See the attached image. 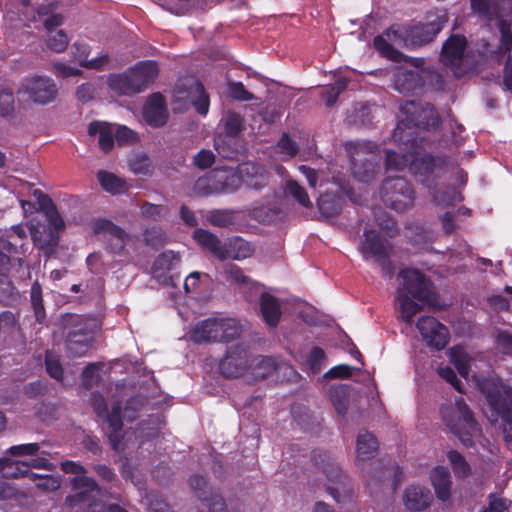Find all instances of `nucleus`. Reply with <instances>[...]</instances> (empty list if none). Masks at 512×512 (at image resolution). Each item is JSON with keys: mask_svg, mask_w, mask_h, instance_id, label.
<instances>
[{"mask_svg": "<svg viewBox=\"0 0 512 512\" xmlns=\"http://www.w3.org/2000/svg\"><path fill=\"white\" fill-rule=\"evenodd\" d=\"M419 76L416 72L406 70L396 76L395 86L400 92H411L418 85Z\"/></svg>", "mask_w": 512, "mask_h": 512, "instance_id": "49530a36", "label": "nucleus"}, {"mask_svg": "<svg viewBox=\"0 0 512 512\" xmlns=\"http://www.w3.org/2000/svg\"><path fill=\"white\" fill-rule=\"evenodd\" d=\"M145 405V399L140 395H133L127 399L124 406V417L128 421H134L137 418L138 412Z\"/></svg>", "mask_w": 512, "mask_h": 512, "instance_id": "13d9d810", "label": "nucleus"}, {"mask_svg": "<svg viewBox=\"0 0 512 512\" xmlns=\"http://www.w3.org/2000/svg\"><path fill=\"white\" fill-rule=\"evenodd\" d=\"M228 280L234 281L240 286H248L252 283L250 277L244 274L241 267L236 264H228L225 267Z\"/></svg>", "mask_w": 512, "mask_h": 512, "instance_id": "e2e57ef3", "label": "nucleus"}, {"mask_svg": "<svg viewBox=\"0 0 512 512\" xmlns=\"http://www.w3.org/2000/svg\"><path fill=\"white\" fill-rule=\"evenodd\" d=\"M285 193L294 198L300 205L311 208L312 202L306 189L295 180H287L285 183Z\"/></svg>", "mask_w": 512, "mask_h": 512, "instance_id": "79ce46f5", "label": "nucleus"}, {"mask_svg": "<svg viewBox=\"0 0 512 512\" xmlns=\"http://www.w3.org/2000/svg\"><path fill=\"white\" fill-rule=\"evenodd\" d=\"M17 93L36 105H47L56 99L58 88L53 79L35 75L26 78Z\"/></svg>", "mask_w": 512, "mask_h": 512, "instance_id": "2eb2a0df", "label": "nucleus"}, {"mask_svg": "<svg viewBox=\"0 0 512 512\" xmlns=\"http://www.w3.org/2000/svg\"><path fill=\"white\" fill-rule=\"evenodd\" d=\"M72 53L75 60L79 62L80 66L85 68L100 69L108 63V55L88 60L89 46L83 42H75L72 45Z\"/></svg>", "mask_w": 512, "mask_h": 512, "instance_id": "cd10ccee", "label": "nucleus"}, {"mask_svg": "<svg viewBox=\"0 0 512 512\" xmlns=\"http://www.w3.org/2000/svg\"><path fill=\"white\" fill-rule=\"evenodd\" d=\"M471 9L488 22L501 17L500 0H471Z\"/></svg>", "mask_w": 512, "mask_h": 512, "instance_id": "2f4dec72", "label": "nucleus"}, {"mask_svg": "<svg viewBox=\"0 0 512 512\" xmlns=\"http://www.w3.org/2000/svg\"><path fill=\"white\" fill-rule=\"evenodd\" d=\"M479 389L485 396L495 421L503 423L505 439L508 441L512 431V387L500 378H485L479 382Z\"/></svg>", "mask_w": 512, "mask_h": 512, "instance_id": "20e7f679", "label": "nucleus"}, {"mask_svg": "<svg viewBox=\"0 0 512 512\" xmlns=\"http://www.w3.org/2000/svg\"><path fill=\"white\" fill-rule=\"evenodd\" d=\"M241 334L239 322L233 318H207L199 322L191 331L194 343L224 342L237 339Z\"/></svg>", "mask_w": 512, "mask_h": 512, "instance_id": "1a4fd4ad", "label": "nucleus"}, {"mask_svg": "<svg viewBox=\"0 0 512 512\" xmlns=\"http://www.w3.org/2000/svg\"><path fill=\"white\" fill-rule=\"evenodd\" d=\"M440 414L446 426L465 447L474 445L473 438L479 431V426L463 398L456 399L454 406H441Z\"/></svg>", "mask_w": 512, "mask_h": 512, "instance_id": "0eeeda50", "label": "nucleus"}, {"mask_svg": "<svg viewBox=\"0 0 512 512\" xmlns=\"http://www.w3.org/2000/svg\"><path fill=\"white\" fill-rule=\"evenodd\" d=\"M243 117L238 113H230L224 124L225 134L227 137H237L243 129Z\"/></svg>", "mask_w": 512, "mask_h": 512, "instance_id": "4d7b16f0", "label": "nucleus"}, {"mask_svg": "<svg viewBox=\"0 0 512 512\" xmlns=\"http://www.w3.org/2000/svg\"><path fill=\"white\" fill-rule=\"evenodd\" d=\"M378 447V440L372 433L368 431L360 432L357 437V460L372 459L376 455Z\"/></svg>", "mask_w": 512, "mask_h": 512, "instance_id": "c85d7f7f", "label": "nucleus"}, {"mask_svg": "<svg viewBox=\"0 0 512 512\" xmlns=\"http://www.w3.org/2000/svg\"><path fill=\"white\" fill-rule=\"evenodd\" d=\"M15 101L13 91L3 89L0 91V115L2 117L11 116L15 110Z\"/></svg>", "mask_w": 512, "mask_h": 512, "instance_id": "0e129e2a", "label": "nucleus"}, {"mask_svg": "<svg viewBox=\"0 0 512 512\" xmlns=\"http://www.w3.org/2000/svg\"><path fill=\"white\" fill-rule=\"evenodd\" d=\"M311 459L315 466L323 471L330 482L339 485V487L328 486L326 491L337 503H341L342 492L344 494L349 492L346 488L347 476L341 467L335 462L330 453L321 449L313 450Z\"/></svg>", "mask_w": 512, "mask_h": 512, "instance_id": "4468645a", "label": "nucleus"}, {"mask_svg": "<svg viewBox=\"0 0 512 512\" xmlns=\"http://www.w3.org/2000/svg\"><path fill=\"white\" fill-rule=\"evenodd\" d=\"M454 473L459 477H466L470 474L471 468L464 456L457 450H450L447 454Z\"/></svg>", "mask_w": 512, "mask_h": 512, "instance_id": "3c124183", "label": "nucleus"}, {"mask_svg": "<svg viewBox=\"0 0 512 512\" xmlns=\"http://www.w3.org/2000/svg\"><path fill=\"white\" fill-rule=\"evenodd\" d=\"M251 355L248 346L236 344L227 349L219 363V371L225 378H237L251 366Z\"/></svg>", "mask_w": 512, "mask_h": 512, "instance_id": "dca6fc26", "label": "nucleus"}, {"mask_svg": "<svg viewBox=\"0 0 512 512\" xmlns=\"http://www.w3.org/2000/svg\"><path fill=\"white\" fill-rule=\"evenodd\" d=\"M192 236L201 247L208 250L220 261L229 258L243 260L251 257L254 253L253 245L240 236H233L222 243L216 234L203 228H196Z\"/></svg>", "mask_w": 512, "mask_h": 512, "instance_id": "39448f33", "label": "nucleus"}, {"mask_svg": "<svg viewBox=\"0 0 512 512\" xmlns=\"http://www.w3.org/2000/svg\"><path fill=\"white\" fill-rule=\"evenodd\" d=\"M180 261V256L171 250L160 253L153 262L152 269L161 274L170 271Z\"/></svg>", "mask_w": 512, "mask_h": 512, "instance_id": "a19ab883", "label": "nucleus"}, {"mask_svg": "<svg viewBox=\"0 0 512 512\" xmlns=\"http://www.w3.org/2000/svg\"><path fill=\"white\" fill-rule=\"evenodd\" d=\"M363 235L364 240L361 243L360 251L365 259L368 257H373L374 259L385 257L390 252L385 239L378 232L366 229Z\"/></svg>", "mask_w": 512, "mask_h": 512, "instance_id": "5701e85b", "label": "nucleus"}, {"mask_svg": "<svg viewBox=\"0 0 512 512\" xmlns=\"http://www.w3.org/2000/svg\"><path fill=\"white\" fill-rule=\"evenodd\" d=\"M448 22L446 12L429 14L426 23H417L406 27L402 38L407 47H421L430 43Z\"/></svg>", "mask_w": 512, "mask_h": 512, "instance_id": "ddd939ff", "label": "nucleus"}, {"mask_svg": "<svg viewBox=\"0 0 512 512\" xmlns=\"http://www.w3.org/2000/svg\"><path fill=\"white\" fill-rule=\"evenodd\" d=\"M228 92L230 97L237 101L246 102L254 99V95L245 88L242 82H230Z\"/></svg>", "mask_w": 512, "mask_h": 512, "instance_id": "69168bd1", "label": "nucleus"}, {"mask_svg": "<svg viewBox=\"0 0 512 512\" xmlns=\"http://www.w3.org/2000/svg\"><path fill=\"white\" fill-rule=\"evenodd\" d=\"M467 47L466 37L452 34L444 43L441 50V61L449 67H459Z\"/></svg>", "mask_w": 512, "mask_h": 512, "instance_id": "6ab92c4d", "label": "nucleus"}, {"mask_svg": "<svg viewBox=\"0 0 512 512\" xmlns=\"http://www.w3.org/2000/svg\"><path fill=\"white\" fill-rule=\"evenodd\" d=\"M243 173V184L254 190H260L268 184L269 175L265 167L256 163H243L240 165Z\"/></svg>", "mask_w": 512, "mask_h": 512, "instance_id": "b1692460", "label": "nucleus"}, {"mask_svg": "<svg viewBox=\"0 0 512 512\" xmlns=\"http://www.w3.org/2000/svg\"><path fill=\"white\" fill-rule=\"evenodd\" d=\"M30 298L36 320L42 323L46 315L42 298V287L38 281H35L31 286Z\"/></svg>", "mask_w": 512, "mask_h": 512, "instance_id": "c03bdc74", "label": "nucleus"}, {"mask_svg": "<svg viewBox=\"0 0 512 512\" xmlns=\"http://www.w3.org/2000/svg\"><path fill=\"white\" fill-rule=\"evenodd\" d=\"M33 196L36 198L37 210L43 212L45 221L31 219L29 232L34 245L46 256H51L59 245L60 234L65 229V221L48 194L35 189Z\"/></svg>", "mask_w": 512, "mask_h": 512, "instance_id": "f03ea898", "label": "nucleus"}, {"mask_svg": "<svg viewBox=\"0 0 512 512\" xmlns=\"http://www.w3.org/2000/svg\"><path fill=\"white\" fill-rule=\"evenodd\" d=\"M70 484L74 493L65 498V503L70 508L91 506L95 496L100 492L95 479L88 476H74Z\"/></svg>", "mask_w": 512, "mask_h": 512, "instance_id": "f3484780", "label": "nucleus"}, {"mask_svg": "<svg viewBox=\"0 0 512 512\" xmlns=\"http://www.w3.org/2000/svg\"><path fill=\"white\" fill-rule=\"evenodd\" d=\"M92 230L95 234L108 235L109 239H120L122 245L123 239H129L128 233L120 226L114 224L112 221L107 219H98L92 225ZM121 246H118L119 249Z\"/></svg>", "mask_w": 512, "mask_h": 512, "instance_id": "72a5a7b5", "label": "nucleus"}, {"mask_svg": "<svg viewBox=\"0 0 512 512\" xmlns=\"http://www.w3.org/2000/svg\"><path fill=\"white\" fill-rule=\"evenodd\" d=\"M209 224L219 228H228L235 223V212L230 209H214L207 216Z\"/></svg>", "mask_w": 512, "mask_h": 512, "instance_id": "58836bf2", "label": "nucleus"}, {"mask_svg": "<svg viewBox=\"0 0 512 512\" xmlns=\"http://www.w3.org/2000/svg\"><path fill=\"white\" fill-rule=\"evenodd\" d=\"M375 223L389 237H394L399 233L397 222L387 212L381 208L373 210Z\"/></svg>", "mask_w": 512, "mask_h": 512, "instance_id": "4c0bfd02", "label": "nucleus"}, {"mask_svg": "<svg viewBox=\"0 0 512 512\" xmlns=\"http://www.w3.org/2000/svg\"><path fill=\"white\" fill-rule=\"evenodd\" d=\"M350 155L354 177L363 183L370 182L378 163V145L371 141H349L345 145Z\"/></svg>", "mask_w": 512, "mask_h": 512, "instance_id": "9d476101", "label": "nucleus"}, {"mask_svg": "<svg viewBox=\"0 0 512 512\" xmlns=\"http://www.w3.org/2000/svg\"><path fill=\"white\" fill-rule=\"evenodd\" d=\"M189 486L197 494L199 500L205 503L209 510L210 504L212 503L214 496H221L218 492H212L207 490L208 481L206 477H204L203 475L196 474L191 476L189 478Z\"/></svg>", "mask_w": 512, "mask_h": 512, "instance_id": "c9c22d12", "label": "nucleus"}, {"mask_svg": "<svg viewBox=\"0 0 512 512\" xmlns=\"http://www.w3.org/2000/svg\"><path fill=\"white\" fill-rule=\"evenodd\" d=\"M88 133L90 136L99 135V147L103 152L108 153L114 147V134L107 124L93 121L88 126Z\"/></svg>", "mask_w": 512, "mask_h": 512, "instance_id": "473e14b6", "label": "nucleus"}, {"mask_svg": "<svg viewBox=\"0 0 512 512\" xmlns=\"http://www.w3.org/2000/svg\"><path fill=\"white\" fill-rule=\"evenodd\" d=\"M450 362L455 366L462 377L469 374V363L467 355L458 348H452L449 352Z\"/></svg>", "mask_w": 512, "mask_h": 512, "instance_id": "5fc2aeb1", "label": "nucleus"}, {"mask_svg": "<svg viewBox=\"0 0 512 512\" xmlns=\"http://www.w3.org/2000/svg\"><path fill=\"white\" fill-rule=\"evenodd\" d=\"M348 87V80L340 78L335 83L327 87L322 92V99L324 100L327 107H332L338 100L340 94L344 92Z\"/></svg>", "mask_w": 512, "mask_h": 512, "instance_id": "37998d69", "label": "nucleus"}, {"mask_svg": "<svg viewBox=\"0 0 512 512\" xmlns=\"http://www.w3.org/2000/svg\"><path fill=\"white\" fill-rule=\"evenodd\" d=\"M416 146H418L416 144ZM449 158L444 154L433 155L420 152L415 147L412 153L409 171L428 189H435L437 180L446 172Z\"/></svg>", "mask_w": 512, "mask_h": 512, "instance_id": "f8f14e48", "label": "nucleus"}, {"mask_svg": "<svg viewBox=\"0 0 512 512\" xmlns=\"http://www.w3.org/2000/svg\"><path fill=\"white\" fill-rule=\"evenodd\" d=\"M398 277L402 279L396 295L399 318L410 325L414 316L422 310V305L415 300L436 307L438 296L433 283L418 269L403 268L399 271Z\"/></svg>", "mask_w": 512, "mask_h": 512, "instance_id": "f257e3e1", "label": "nucleus"}, {"mask_svg": "<svg viewBox=\"0 0 512 512\" xmlns=\"http://www.w3.org/2000/svg\"><path fill=\"white\" fill-rule=\"evenodd\" d=\"M29 464L25 461H14L8 457L0 458V475L3 478L17 479L28 476Z\"/></svg>", "mask_w": 512, "mask_h": 512, "instance_id": "7c9ffc66", "label": "nucleus"}, {"mask_svg": "<svg viewBox=\"0 0 512 512\" xmlns=\"http://www.w3.org/2000/svg\"><path fill=\"white\" fill-rule=\"evenodd\" d=\"M497 28L501 35V49L504 50L505 53H510V51L512 50L511 24L505 19H499L497 23Z\"/></svg>", "mask_w": 512, "mask_h": 512, "instance_id": "680f3d73", "label": "nucleus"}, {"mask_svg": "<svg viewBox=\"0 0 512 512\" xmlns=\"http://www.w3.org/2000/svg\"><path fill=\"white\" fill-rule=\"evenodd\" d=\"M431 484L436 497L441 501H447L451 496V475L448 468L436 466L430 473Z\"/></svg>", "mask_w": 512, "mask_h": 512, "instance_id": "a878e982", "label": "nucleus"}, {"mask_svg": "<svg viewBox=\"0 0 512 512\" xmlns=\"http://www.w3.org/2000/svg\"><path fill=\"white\" fill-rule=\"evenodd\" d=\"M140 211L144 218L151 219L153 221H160L169 214V208L167 206L162 204H153L148 201H144L141 204Z\"/></svg>", "mask_w": 512, "mask_h": 512, "instance_id": "a18cd8bd", "label": "nucleus"}, {"mask_svg": "<svg viewBox=\"0 0 512 512\" xmlns=\"http://www.w3.org/2000/svg\"><path fill=\"white\" fill-rule=\"evenodd\" d=\"M260 313L270 328H276L280 322L282 311L280 301L277 297L264 292L260 296Z\"/></svg>", "mask_w": 512, "mask_h": 512, "instance_id": "393cba45", "label": "nucleus"}, {"mask_svg": "<svg viewBox=\"0 0 512 512\" xmlns=\"http://www.w3.org/2000/svg\"><path fill=\"white\" fill-rule=\"evenodd\" d=\"M331 402L338 413V415L344 417L347 413L349 398H350V387L345 384L331 387L329 391Z\"/></svg>", "mask_w": 512, "mask_h": 512, "instance_id": "f704fd0d", "label": "nucleus"}, {"mask_svg": "<svg viewBox=\"0 0 512 512\" xmlns=\"http://www.w3.org/2000/svg\"><path fill=\"white\" fill-rule=\"evenodd\" d=\"M326 364V354L321 347L315 346L306 358V365L312 374H318Z\"/></svg>", "mask_w": 512, "mask_h": 512, "instance_id": "8fccbe9b", "label": "nucleus"}, {"mask_svg": "<svg viewBox=\"0 0 512 512\" xmlns=\"http://www.w3.org/2000/svg\"><path fill=\"white\" fill-rule=\"evenodd\" d=\"M146 245L158 250L166 243V233L161 227L152 226L147 228L143 233Z\"/></svg>", "mask_w": 512, "mask_h": 512, "instance_id": "de8ad7c7", "label": "nucleus"}, {"mask_svg": "<svg viewBox=\"0 0 512 512\" xmlns=\"http://www.w3.org/2000/svg\"><path fill=\"white\" fill-rule=\"evenodd\" d=\"M68 37L63 30L52 32L47 40V47L57 53L63 52L68 46Z\"/></svg>", "mask_w": 512, "mask_h": 512, "instance_id": "052dcab7", "label": "nucleus"}, {"mask_svg": "<svg viewBox=\"0 0 512 512\" xmlns=\"http://www.w3.org/2000/svg\"><path fill=\"white\" fill-rule=\"evenodd\" d=\"M158 73L157 62L152 60L140 61L127 72L110 75L108 86L118 95L132 96L144 91L152 84Z\"/></svg>", "mask_w": 512, "mask_h": 512, "instance_id": "7ed1b4c3", "label": "nucleus"}, {"mask_svg": "<svg viewBox=\"0 0 512 512\" xmlns=\"http://www.w3.org/2000/svg\"><path fill=\"white\" fill-rule=\"evenodd\" d=\"M373 44L374 48L380 53L381 56L393 62H402V59H407V55L396 49L381 35H378L374 38Z\"/></svg>", "mask_w": 512, "mask_h": 512, "instance_id": "e433bc0d", "label": "nucleus"}, {"mask_svg": "<svg viewBox=\"0 0 512 512\" xmlns=\"http://www.w3.org/2000/svg\"><path fill=\"white\" fill-rule=\"evenodd\" d=\"M343 204L344 198L334 193H324L317 200L318 212L325 218L340 214Z\"/></svg>", "mask_w": 512, "mask_h": 512, "instance_id": "bb28decb", "label": "nucleus"}, {"mask_svg": "<svg viewBox=\"0 0 512 512\" xmlns=\"http://www.w3.org/2000/svg\"><path fill=\"white\" fill-rule=\"evenodd\" d=\"M197 99L193 101V106L200 115H206L209 110V96L206 93L202 83H196Z\"/></svg>", "mask_w": 512, "mask_h": 512, "instance_id": "774afa93", "label": "nucleus"}, {"mask_svg": "<svg viewBox=\"0 0 512 512\" xmlns=\"http://www.w3.org/2000/svg\"><path fill=\"white\" fill-rule=\"evenodd\" d=\"M45 367L50 377L60 381L63 379V367L60 360L47 352L45 356Z\"/></svg>", "mask_w": 512, "mask_h": 512, "instance_id": "338daca9", "label": "nucleus"}, {"mask_svg": "<svg viewBox=\"0 0 512 512\" xmlns=\"http://www.w3.org/2000/svg\"><path fill=\"white\" fill-rule=\"evenodd\" d=\"M20 329L16 315L11 311L0 313V334L13 335Z\"/></svg>", "mask_w": 512, "mask_h": 512, "instance_id": "864d4df0", "label": "nucleus"}, {"mask_svg": "<svg viewBox=\"0 0 512 512\" xmlns=\"http://www.w3.org/2000/svg\"><path fill=\"white\" fill-rule=\"evenodd\" d=\"M433 200L437 205L453 206L456 202L461 201L460 193L453 187L436 190L433 194Z\"/></svg>", "mask_w": 512, "mask_h": 512, "instance_id": "09e8293b", "label": "nucleus"}, {"mask_svg": "<svg viewBox=\"0 0 512 512\" xmlns=\"http://www.w3.org/2000/svg\"><path fill=\"white\" fill-rule=\"evenodd\" d=\"M66 329L65 349L67 356L78 358L87 355L99 329L97 320L91 317L74 315L69 318Z\"/></svg>", "mask_w": 512, "mask_h": 512, "instance_id": "6e6552de", "label": "nucleus"}, {"mask_svg": "<svg viewBox=\"0 0 512 512\" xmlns=\"http://www.w3.org/2000/svg\"><path fill=\"white\" fill-rule=\"evenodd\" d=\"M143 118L149 126L154 128L162 127L167 123L168 114L162 94L154 93L149 97L143 109Z\"/></svg>", "mask_w": 512, "mask_h": 512, "instance_id": "aec40b11", "label": "nucleus"}, {"mask_svg": "<svg viewBox=\"0 0 512 512\" xmlns=\"http://www.w3.org/2000/svg\"><path fill=\"white\" fill-rule=\"evenodd\" d=\"M100 363H89L87 364L81 373L82 386L86 390H90L98 381V370L100 369Z\"/></svg>", "mask_w": 512, "mask_h": 512, "instance_id": "bf43d9fd", "label": "nucleus"}, {"mask_svg": "<svg viewBox=\"0 0 512 512\" xmlns=\"http://www.w3.org/2000/svg\"><path fill=\"white\" fill-rule=\"evenodd\" d=\"M400 109L405 118L397 124L394 130L393 137L396 141H402L406 137L411 138V133L406 132V130L412 128L436 130L441 126L440 115L431 104L423 105L415 101H406Z\"/></svg>", "mask_w": 512, "mask_h": 512, "instance_id": "423d86ee", "label": "nucleus"}, {"mask_svg": "<svg viewBox=\"0 0 512 512\" xmlns=\"http://www.w3.org/2000/svg\"><path fill=\"white\" fill-rule=\"evenodd\" d=\"M129 167L134 174L149 175L152 172V163L150 158L145 155H137L129 161Z\"/></svg>", "mask_w": 512, "mask_h": 512, "instance_id": "6e6d98bb", "label": "nucleus"}, {"mask_svg": "<svg viewBox=\"0 0 512 512\" xmlns=\"http://www.w3.org/2000/svg\"><path fill=\"white\" fill-rule=\"evenodd\" d=\"M383 204L397 212L403 213L414 207L416 191L405 177H386L379 190Z\"/></svg>", "mask_w": 512, "mask_h": 512, "instance_id": "9b49d317", "label": "nucleus"}, {"mask_svg": "<svg viewBox=\"0 0 512 512\" xmlns=\"http://www.w3.org/2000/svg\"><path fill=\"white\" fill-rule=\"evenodd\" d=\"M432 495L428 488L420 485L408 486L403 495L405 507L410 511H423L431 504Z\"/></svg>", "mask_w": 512, "mask_h": 512, "instance_id": "4be33fe9", "label": "nucleus"}, {"mask_svg": "<svg viewBox=\"0 0 512 512\" xmlns=\"http://www.w3.org/2000/svg\"><path fill=\"white\" fill-rule=\"evenodd\" d=\"M122 406L120 402H116L112 405L110 411H107V414H104L103 417H100L107 423L110 430L114 431H122L123 421L121 416Z\"/></svg>", "mask_w": 512, "mask_h": 512, "instance_id": "603ef678", "label": "nucleus"}, {"mask_svg": "<svg viewBox=\"0 0 512 512\" xmlns=\"http://www.w3.org/2000/svg\"><path fill=\"white\" fill-rule=\"evenodd\" d=\"M97 179L103 190L112 195L123 194L129 189V185L125 179L108 171H98Z\"/></svg>", "mask_w": 512, "mask_h": 512, "instance_id": "c756f323", "label": "nucleus"}, {"mask_svg": "<svg viewBox=\"0 0 512 512\" xmlns=\"http://www.w3.org/2000/svg\"><path fill=\"white\" fill-rule=\"evenodd\" d=\"M19 299V291L12 281L6 277L0 278V303L11 307L18 303Z\"/></svg>", "mask_w": 512, "mask_h": 512, "instance_id": "ea45409f", "label": "nucleus"}, {"mask_svg": "<svg viewBox=\"0 0 512 512\" xmlns=\"http://www.w3.org/2000/svg\"><path fill=\"white\" fill-rule=\"evenodd\" d=\"M416 327L425 343L431 349L442 350L448 343L449 331L433 316H421Z\"/></svg>", "mask_w": 512, "mask_h": 512, "instance_id": "a211bd4d", "label": "nucleus"}, {"mask_svg": "<svg viewBox=\"0 0 512 512\" xmlns=\"http://www.w3.org/2000/svg\"><path fill=\"white\" fill-rule=\"evenodd\" d=\"M400 143L404 144L407 151L405 153H398L393 150H386L385 152V165L387 169L401 171L411 163L412 153H414L417 138H403Z\"/></svg>", "mask_w": 512, "mask_h": 512, "instance_id": "412c9836", "label": "nucleus"}]
</instances>
